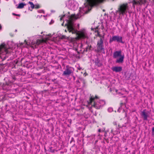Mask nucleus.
Here are the masks:
<instances>
[{
    "label": "nucleus",
    "instance_id": "obj_35",
    "mask_svg": "<svg viewBox=\"0 0 154 154\" xmlns=\"http://www.w3.org/2000/svg\"><path fill=\"white\" fill-rule=\"evenodd\" d=\"M76 72H78V70H77V71H76Z\"/></svg>",
    "mask_w": 154,
    "mask_h": 154
},
{
    "label": "nucleus",
    "instance_id": "obj_7",
    "mask_svg": "<svg viewBox=\"0 0 154 154\" xmlns=\"http://www.w3.org/2000/svg\"><path fill=\"white\" fill-rule=\"evenodd\" d=\"M73 67L67 65L66 66L65 70L62 74L63 76H69L73 73Z\"/></svg>",
    "mask_w": 154,
    "mask_h": 154
},
{
    "label": "nucleus",
    "instance_id": "obj_18",
    "mask_svg": "<svg viewBox=\"0 0 154 154\" xmlns=\"http://www.w3.org/2000/svg\"><path fill=\"white\" fill-rule=\"evenodd\" d=\"M5 45V43H3L0 45V51L2 49H6Z\"/></svg>",
    "mask_w": 154,
    "mask_h": 154
},
{
    "label": "nucleus",
    "instance_id": "obj_30",
    "mask_svg": "<svg viewBox=\"0 0 154 154\" xmlns=\"http://www.w3.org/2000/svg\"><path fill=\"white\" fill-rule=\"evenodd\" d=\"M98 131L99 132H101V130L100 129L98 130Z\"/></svg>",
    "mask_w": 154,
    "mask_h": 154
},
{
    "label": "nucleus",
    "instance_id": "obj_15",
    "mask_svg": "<svg viewBox=\"0 0 154 154\" xmlns=\"http://www.w3.org/2000/svg\"><path fill=\"white\" fill-rule=\"evenodd\" d=\"M95 65L97 66L98 67H100L102 65V63L100 62V61L98 58H96L95 60Z\"/></svg>",
    "mask_w": 154,
    "mask_h": 154
},
{
    "label": "nucleus",
    "instance_id": "obj_34",
    "mask_svg": "<svg viewBox=\"0 0 154 154\" xmlns=\"http://www.w3.org/2000/svg\"><path fill=\"white\" fill-rule=\"evenodd\" d=\"M63 24H64V23H63L62 24H61V25L62 26H63Z\"/></svg>",
    "mask_w": 154,
    "mask_h": 154
},
{
    "label": "nucleus",
    "instance_id": "obj_19",
    "mask_svg": "<svg viewBox=\"0 0 154 154\" xmlns=\"http://www.w3.org/2000/svg\"><path fill=\"white\" fill-rule=\"evenodd\" d=\"M29 3L30 5V7L32 8L33 9L34 8L35 5L32 2L29 1Z\"/></svg>",
    "mask_w": 154,
    "mask_h": 154
},
{
    "label": "nucleus",
    "instance_id": "obj_14",
    "mask_svg": "<svg viewBox=\"0 0 154 154\" xmlns=\"http://www.w3.org/2000/svg\"><path fill=\"white\" fill-rule=\"evenodd\" d=\"M133 5H141L143 4L142 0H139L136 1L135 0H133L132 2Z\"/></svg>",
    "mask_w": 154,
    "mask_h": 154
},
{
    "label": "nucleus",
    "instance_id": "obj_31",
    "mask_svg": "<svg viewBox=\"0 0 154 154\" xmlns=\"http://www.w3.org/2000/svg\"><path fill=\"white\" fill-rule=\"evenodd\" d=\"M62 37L63 38H65V36L62 35Z\"/></svg>",
    "mask_w": 154,
    "mask_h": 154
},
{
    "label": "nucleus",
    "instance_id": "obj_2",
    "mask_svg": "<svg viewBox=\"0 0 154 154\" xmlns=\"http://www.w3.org/2000/svg\"><path fill=\"white\" fill-rule=\"evenodd\" d=\"M100 98L97 95H95L94 96L93 95H91L90 97L89 98V101L88 102V104L89 105H91L92 107L98 109H100L101 106L100 104V103H98L97 101V100Z\"/></svg>",
    "mask_w": 154,
    "mask_h": 154
},
{
    "label": "nucleus",
    "instance_id": "obj_20",
    "mask_svg": "<svg viewBox=\"0 0 154 154\" xmlns=\"http://www.w3.org/2000/svg\"><path fill=\"white\" fill-rule=\"evenodd\" d=\"M40 8V6L39 5H35L34 8L35 9H38Z\"/></svg>",
    "mask_w": 154,
    "mask_h": 154
},
{
    "label": "nucleus",
    "instance_id": "obj_21",
    "mask_svg": "<svg viewBox=\"0 0 154 154\" xmlns=\"http://www.w3.org/2000/svg\"><path fill=\"white\" fill-rule=\"evenodd\" d=\"M125 105V103L121 102L120 103V106L121 107H122L123 105Z\"/></svg>",
    "mask_w": 154,
    "mask_h": 154
},
{
    "label": "nucleus",
    "instance_id": "obj_22",
    "mask_svg": "<svg viewBox=\"0 0 154 154\" xmlns=\"http://www.w3.org/2000/svg\"><path fill=\"white\" fill-rule=\"evenodd\" d=\"M12 14L14 15H15V16H19L20 17V14H16L15 13H12Z\"/></svg>",
    "mask_w": 154,
    "mask_h": 154
},
{
    "label": "nucleus",
    "instance_id": "obj_9",
    "mask_svg": "<svg viewBox=\"0 0 154 154\" xmlns=\"http://www.w3.org/2000/svg\"><path fill=\"white\" fill-rule=\"evenodd\" d=\"M116 41L118 42L123 43L122 37L116 35L112 36V38L110 39L109 42L111 43L113 41Z\"/></svg>",
    "mask_w": 154,
    "mask_h": 154
},
{
    "label": "nucleus",
    "instance_id": "obj_26",
    "mask_svg": "<svg viewBox=\"0 0 154 154\" xmlns=\"http://www.w3.org/2000/svg\"><path fill=\"white\" fill-rule=\"evenodd\" d=\"M64 16H65V15H63L61 17V18H60V20H62Z\"/></svg>",
    "mask_w": 154,
    "mask_h": 154
},
{
    "label": "nucleus",
    "instance_id": "obj_23",
    "mask_svg": "<svg viewBox=\"0 0 154 154\" xmlns=\"http://www.w3.org/2000/svg\"><path fill=\"white\" fill-rule=\"evenodd\" d=\"M152 134H154V127L152 128Z\"/></svg>",
    "mask_w": 154,
    "mask_h": 154
},
{
    "label": "nucleus",
    "instance_id": "obj_10",
    "mask_svg": "<svg viewBox=\"0 0 154 154\" xmlns=\"http://www.w3.org/2000/svg\"><path fill=\"white\" fill-rule=\"evenodd\" d=\"M127 123L126 120H121L118 125V126L119 128H122L123 127H125Z\"/></svg>",
    "mask_w": 154,
    "mask_h": 154
},
{
    "label": "nucleus",
    "instance_id": "obj_4",
    "mask_svg": "<svg viewBox=\"0 0 154 154\" xmlns=\"http://www.w3.org/2000/svg\"><path fill=\"white\" fill-rule=\"evenodd\" d=\"M118 57H119V58L116 61V63H122L124 61V54L122 55V52L121 51H116L114 52L113 54V57L114 58H116Z\"/></svg>",
    "mask_w": 154,
    "mask_h": 154
},
{
    "label": "nucleus",
    "instance_id": "obj_11",
    "mask_svg": "<svg viewBox=\"0 0 154 154\" xmlns=\"http://www.w3.org/2000/svg\"><path fill=\"white\" fill-rule=\"evenodd\" d=\"M141 115L143 117V120H147L148 115L147 113L146 112L145 110H143L141 112Z\"/></svg>",
    "mask_w": 154,
    "mask_h": 154
},
{
    "label": "nucleus",
    "instance_id": "obj_5",
    "mask_svg": "<svg viewBox=\"0 0 154 154\" xmlns=\"http://www.w3.org/2000/svg\"><path fill=\"white\" fill-rule=\"evenodd\" d=\"M75 32L72 33V32H69L71 33L72 34H76L77 35L76 39H84L88 37L87 34L86 33L83 32L78 31L74 28Z\"/></svg>",
    "mask_w": 154,
    "mask_h": 154
},
{
    "label": "nucleus",
    "instance_id": "obj_3",
    "mask_svg": "<svg viewBox=\"0 0 154 154\" xmlns=\"http://www.w3.org/2000/svg\"><path fill=\"white\" fill-rule=\"evenodd\" d=\"M128 9V3H125L120 5L118 8L117 12L120 15H123L127 13V11Z\"/></svg>",
    "mask_w": 154,
    "mask_h": 154
},
{
    "label": "nucleus",
    "instance_id": "obj_36",
    "mask_svg": "<svg viewBox=\"0 0 154 154\" xmlns=\"http://www.w3.org/2000/svg\"><path fill=\"white\" fill-rule=\"evenodd\" d=\"M25 0H22V1H24Z\"/></svg>",
    "mask_w": 154,
    "mask_h": 154
},
{
    "label": "nucleus",
    "instance_id": "obj_1",
    "mask_svg": "<svg viewBox=\"0 0 154 154\" xmlns=\"http://www.w3.org/2000/svg\"><path fill=\"white\" fill-rule=\"evenodd\" d=\"M78 17H77L75 14H72L69 18V20H67V23L65 24V26H66L67 31L69 32H72L74 33V26L73 22V19H77Z\"/></svg>",
    "mask_w": 154,
    "mask_h": 154
},
{
    "label": "nucleus",
    "instance_id": "obj_13",
    "mask_svg": "<svg viewBox=\"0 0 154 154\" xmlns=\"http://www.w3.org/2000/svg\"><path fill=\"white\" fill-rule=\"evenodd\" d=\"M46 41V40H45L43 39H37L36 40L35 44L37 45H38L41 43L45 42Z\"/></svg>",
    "mask_w": 154,
    "mask_h": 154
},
{
    "label": "nucleus",
    "instance_id": "obj_25",
    "mask_svg": "<svg viewBox=\"0 0 154 154\" xmlns=\"http://www.w3.org/2000/svg\"><path fill=\"white\" fill-rule=\"evenodd\" d=\"M82 69V68L81 67H80V66H79L77 68L78 70H81Z\"/></svg>",
    "mask_w": 154,
    "mask_h": 154
},
{
    "label": "nucleus",
    "instance_id": "obj_32",
    "mask_svg": "<svg viewBox=\"0 0 154 154\" xmlns=\"http://www.w3.org/2000/svg\"><path fill=\"white\" fill-rule=\"evenodd\" d=\"M2 29V26L0 24V29Z\"/></svg>",
    "mask_w": 154,
    "mask_h": 154
},
{
    "label": "nucleus",
    "instance_id": "obj_17",
    "mask_svg": "<svg viewBox=\"0 0 154 154\" xmlns=\"http://www.w3.org/2000/svg\"><path fill=\"white\" fill-rule=\"evenodd\" d=\"M26 4H23V3H20L17 7V8L21 9L23 8L24 6L26 5Z\"/></svg>",
    "mask_w": 154,
    "mask_h": 154
},
{
    "label": "nucleus",
    "instance_id": "obj_27",
    "mask_svg": "<svg viewBox=\"0 0 154 154\" xmlns=\"http://www.w3.org/2000/svg\"><path fill=\"white\" fill-rule=\"evenodd\" d=\"M98 36L100 37H101V35L98 32Z\"/></svg>",
    "mask_w": 154,
    "mask_h": 154
},
{
    "label": "nucleus",
    "instance_id": "obj_33",
    "mask_svg": "<svg viewBox=\"0 0 154 154\" xmlns=\"http://www.w3.org/2000/svg\"><path fill=\"white\" fill-rule=\"evenodd\" d=\"M65 32H67V30H66V29H65Z\"/></svg>",
    "mask_w": 154,
    "mask_h": 154
},
{
    "label": "nucleus",
    "instance_id": "obj_24",
    "mask_svg": "<svg viewBox=\"0 0 154 154\" xmlns=\"http://www.w3.org/2000/svg\"><path fill=\"white\" fill-rule=\"evenodd\" d=\"M82 82L84 85H85L86 83V81L85 80L83 79L82 80Z\"/></svg>",
    "mask_w": 154,
    "mask_h": 154
},
{
    "label": "nucleus",
    "instance_id": "obj_8",
    "mask_svg": "<svg viewBox=\"0 0 154 154\" xmlns=\"http://www.w3.org/2000/svg\"><path fill=\"white\" fill-rule=\"evenodd\" d=\"M105 0H87L89 5L91 7L96 6L102 3Z\"/></svg>",
    "mask_w": 154,
    "mask_h": 154
},
{
    "label": "nucleus",
    "instance_id": "obj_29",
    "mask_svg": "<svg viewBox=\"0 0 154 154\" xmlns=\"http://www.w3.org/2000/svg\"><path fill=\"white\" fill-rule=\"evenodd\" d=\"M100 102H103V103H105V101L104 100H101L100 101Z\"/></svg>",
    "mask_w": 154,
    "mask_h": 154
},
{
    "label": "nucleus",
    "instance_id": "obj_16",
    "mask_svg": "<svg viewBox=\"0 0 154 154\" xmlns=\"http://www.w3.org/2000/svg\"><path fill=\"white\" fill-rule=\"evenodd\" d=\"M93 50L91 46V45H88V46L86 47L85 48V51H90Z\"/></svg>",
    "mask_w": 154,
    "mask_h": 154
},
{
    "label": "nucleus",
    "instance_id": "obj_12",
    "mask_svg": "<svg viewBox=\"0 0 154 154\" xmlns=\"http://www.w3.org/2000/svg\"><path fill=\"white\" fill-rule=\"evenodd\" d=\"M112 70L116 72H121L122 70V67L120 66H116L112 68Z\"/></svg>",
    "mask_w": 154,
    "mask_h": 154
},
{
    "label": "nucleus",
    "instance_id": "obj_28",
    "mask_svg": "<svg viewBox=\"0 0 154 154\" xmlns=\"http://www.w3.org/2000/svg\"><path fill=\"white\" fill-rule=\"evenodd\" d=\"M87 75H88V74L87 73H86V72H85V73H84V75L85 76H86Z\"/></svg>",
    "mask_w": 154,
    "mask_h": 154
},
{
    "label": "nucleus",
    "instance_id": "obj_6",
    "mask_svg": "<svg viewBox=\"0 0 154 154\" xmlns=\"http://www.w3.org/2000/svg\"><path fill=\"white\" fill-rule=\"evenodd\" d=\"M103 37L102 38H100V39L98 41L97 44V49L96 51L98 52H101L104 51V48L103 45Z\"/></svg>",
    "mask_w": 154,
    "mask_h": 154
}]
</instances>
